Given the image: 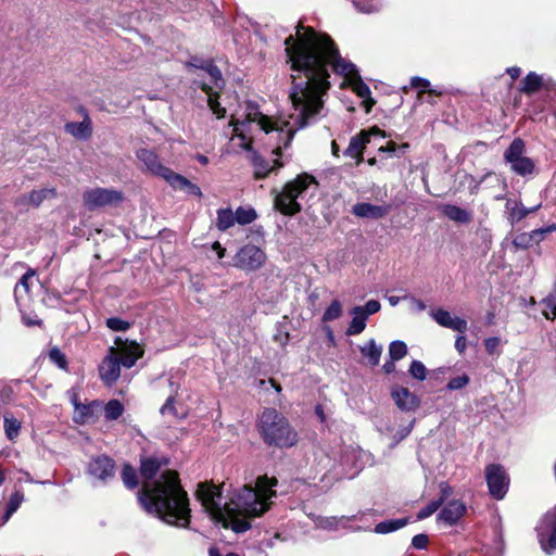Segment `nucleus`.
<instances>
[{
    "mask_svg": "<svg viewBox=\"0 0 556 556\" xmlns=\"http://www.w3.org/2000/svg\"><path fill=\"white\" fill-rule=\"evenodd\" d=\"M287 63L291 68L289 100L291 112L286 117L273 118L263 114L252 102L247 103L245 118L232 121L233 138L244 150H252L251 124H256L266 134H274L278 141L276 155L287 148L294 134L324 115V97L330 88V70L345 77L353 91L364 100L366 112L375 104L369 87L362 80L355 64L346 61L330 36L317 33L313 27L296 26L295 35L285 40Z\"/></svg>",
    "mask_w": 556,
    "mask_h": 556,
    "instance_id": "nucleus-1",
    "label": "nucleus"
},
{
    "mask_svg": "<svg viewBox=\"0 0 556 556\" xmlns=\"http://www.w3.org/2000/svg\"><path fill=\"white\" fill-rule=\"evenodd\" d=\"M278 480L266 476L258 477L254 488L244 485L231 500L230 504L222 503V493L213 484H199L197 496L204 509L224 528L242 533L251 528L249 518L261 517L276 497Z\"/></svg>",
    "mask_w": 556,
    "mask_h": 556,
    "instance_id": "nucleus-2",
    "label": "nucleus"
},
{
    "mask_svg": "<svg viewBox=\"0 0 556 556\" xmlns=\"http://www.w3.org/2000/svg\"><path fill=\"white\" fill-rule=\"evenodd\" d=\"M138 500L148 513L168 525L186 528L190 522L189 498L175 471H164L153 488L143 483Z\"/></svg>",
    "mask_w": 556,
    "mask_h": 556,
    "instance_id": "nucleus-3",
    "label": "nucleus"
},
{
    "mask_svg": "<svg viewBox=\"0 0 556 556\" xmlns=\"http://www.w3.org/2000/svg\"><path fill=\"white\" fill-rule=\"evenodd\" d=\"M115 345L109 349L108 355L99 366L100 377L108 386L117 381L121 376V366L131 368L143 355L142 348L135 341H123L122 338L117 337Z\"/></svg>",
    "mask_w": 556,
    "mask_h": 556,
    "instance_id": "nucleus-4",
    "label": "nucleus"
},
{
    "mask_svg": "<svg viewBox=\"0 0 556 556\" xmlns=\"http://www.w3.org/2000/svg\"><path fill=\"white\" fill-rule=\"evenodd\" d=\"M258 431L269 446L289 448L296 444L298 432L275 408H265L258 418Z\"/></svg>",
    "mask_w": 556,
    "mask_h": 556,
    "instance_id": "nucleus-5",
    "label": "nucleus"
},
{
    "mask_svg": "<svg viewBox=\"0 0 556 556\" xmlns=\"http://www.w3.org/2000/svg\"><path fill=\"white\" fill-rule=\"evenodd\" d=\"M312 186L317 187L314 176L306 173L299 175L295 179L286 184L281 192L276 193L274 199L275 208L289 216L299 213L301 205L298 199Z\"/></svg>",
    "mask_w": 556,
    "mask_h": 556,
    "instance_id": "nucleus-6",
    "label": "nucleus"
},
{
    "mask_svg": "<svg viewBox=\"0 0 556 556\" xmlns=\"http://www.w3.org/2000/svg\"><path fill=\"white\" fill-rule=\"evenodd\" d=\"M186 65L187 67L199 68L206 72L210 81H203L201 89L207 96V105L213 114H215L217 118H223L226 114V109L218 102V92L214 90V88L222 89L225 85L220 70L211 60H203L198 56L190 58Z\"/></svg>",
    "mask_w": 556,
    "mask_h": 556,
    "instance_id": "nucleus-7",
    "label": "nucleus"
},
{
    "mask_svg": "<svg viewBox=\"0 0 556 556\" xmlns=\"http://www.w3.org/2000/svg\"><path fill=\"white\" fill-rule=\"evenodd\" d=\"M526 146L522 139L516 138L504 152V160L516 175L527 177L535 172V163L525 155Z\"/></svg>",
    "mask_w": 556,
    "mask_h": 556,
    "instance_id": "nucleus-8",
    "label": "nucleus"
},
{
    "mask_svg": "<svg viewBox=\"0 0 556 556\" xmlns=\"http://www.w3.org/2000/svg\"><path fill=\"white\" fill-rule=\"evenodd\" d=\"M123 192L108 188L87 189L83 193L84 205L93 211L106 205L117 204L123 201Z\"/></svg>",
    "mask_w": 556,
    "mask_h": 556,
    "instance_id": "nucleus-9",
    "label": "nucleus"
},
{
    "mask_svg": "<svg viewBox=\"0 0 556 556\" xmlns=\"http://www.w3.org/2000/svg\"><path fill=\"white\" fill-rule=\"evenodd\" d=\"M265 262V252L254 244H245L233 257V266L245 271H255L260 269Z\"/></svg>",
    "mask_w": 556,
    "mask_h": 556,
    "instance_id": "nucleus-10",
    "label": "nucleus"
},
{
    "mask_svg": "<svg viewBox=\"0 0 556 556\" xmlns=\"http://www.w3.org/2000/svg\"><path fill=\"white\" fill-rule=\"evenodd\" d=\"M542 549L551 554L556 549V507L547 511L536 527Z\"/></svg>",
    "mask_w": 556,
    "mask_h": 556,
    "instance_id": "nucleus-11",
    "label": "nucleus"
},
{
    "mask_svg": "<svg viewBox=\"0 0 556 556\" xmlns=\"http://www.w3.org/2000/svg\"><path fill=\"white\" fill-rule=\"evenodd\" d=\"M115 462L108 455H97L87 464V473L94 481L105 484L115 476Z\"/></svg>",
    "mask_w": 556,
    "mask_h": 556,
    "instance_id": "nucleus-12",
    "label": "nucleus"
},
{
    "mask_svg": "<svg viewBox=\"0 0 556 556\" xmlns=\"http://www.w3.org/2000/svg\"><path fill=\"white\" fill-rule=\"evenodd\" d=\"M485 479L490 494L496 500H502L509 485V478L503 466L498 464L489 465L485 468Z\"/></svg>",
    "mask_w": 556,
    "mask_h": 556,
    "instance_id": "nucleus-13",
    "label": "nucleus"
},
{
    "mask_svg": "<svg viewBox=\"0 0 556 556\" xmlns=\"http://www.w3.org/2000/svg\"><path fill=\"white\" fill-rule=\"evenodd\" d=\"M367 457L368 455L359 448L353 446L344 447L340 455L343 476L349 479L354 478L364 467V458Z\"/></svg>",
    "mask_w": 556,
    "mask_h": 556,
    "instance_id": "nucleus-14",
    "label": "nucleus"
},
{
    "mask_svg": "<svg viewBox=\"0 0 556 556\" xmlns=\"http://www.w3.org/2000/svg\"><path fill=\"white\" fill-rule=\"evenodd\" d=\"M136 156L144 166V170L149 172L151 175L163 178L166 182L174 173L170 168L161 163L159 155L153 150L144 148L139 149L136 152Z\"/></svg>",
    "mask_w": 556,
    "mask_h": 556,
    "instance_id": "nucleus-15",
    "label": "nucleus"
},
{
    "mask_svg": "<svg viewBox=\"0 0 556 556\" xmlns=\"http://www.w3.org/2000/svg\"><path fill=\"white\" fill-rule=\"evenodd\" d=\"M371 135H377L382 138L386 137L384 131L377 127H374L370 131H361L351 138L350 143L344 151V155L355 159L357 164L361 163L363 161V150L365 149L366 144L369 143V137Z\"/></svg>",
    "mask_w": 556,
    "mask_h": 556,
    "instance_id": "nucleus-16",
    "label": "nucleus"
},
{
    "mask_svg": "<svg viewBox=\"0 0 556 556\" xmlns=\"http://www.w3.org/2000/svg\"><path fill=\"white\" fill-rule=\"evenodd\" d=\"M365 515L364 511H361L356 515H352V516H340V517H336V516H330V517H323V516H317L315 517L313 520L316 525L317 528H320V529H324V530H338L340 528H343V529H352L351 526H350V522L351 521H354V520H361L362 517Z\"/></svg>",
    "mask_w": 556,
    "mask_h": 556,
    "instance_id": "nucleus-17",
    "label": "nucleus"
},
{
    "mask_svg": "<svg viewBox=\"0 0 556 556\" xmlns=\"http://www.w3.org/2000/svg\"><path fill=\"white\" fill-rule=\"evenodd\" d=\"M554 230H556V226L551 225L544 228L534 229L531 232L518 233L514 238L513 244L517 249H528L533 244L541 242L546 233H549Z\"/></svg>",
    "mask_w": 556,
    "mask_h": 556,
    "instance_id": "nucleus-18",
    "label": "nucleus"
},
{
    "mask_svg": "<svg viewBox=\"0 0 556 556\" xmlns=\"http://www.w3.org/2000/svg\"><path fill=\"white\" fill-rule=\"evenodd\" d=\"M432 318L442 327L465 333L468 329L467 321L459 317H453L450 312L438 308L431 312Z\"/></svg>",
    "mask_w": 556,
    "mask_h": 556,
    "instance_id": "nucleus-19",
    "label": "nucleus"
},
{
    "mask_svg": "<svg viewBox=\"0 0 556 556\" xmlns=\"http://www.w3.org/2000/svg\"><path fill=\"white\" fill-rule=\"evenodd\" d=\"M392 399L396 406L404 412H413L418 408L419 400L407 388L396 387L392 390Z\"/></svg>",
    "mask_w": 556,
    "mask_h": 556,
    "instance_id": "nucleus-20",
    "label": "nucleus"
},
{
    "mask_svg": "<svg viewBox=\"0 0 556 556\" xmlns=\"http://www.w3.org/2000/svg\"><path fill=\"white\" fill-rule=\"evenodd\" d=\"M541 205L527 208L521 202L514 199H507L505 203V213L507 220L511 226L526 218L530 213L535 212Z\"/></svg>",
    "mask_w": 556,
    "mask_h": 556,
    "instance_id": "nucleus-21",
    "label": "nucleus"
},
{
    "mask_svg": "<svg viewBox=\"0 0 556 556\" xmlns=\"http://www.w3.org/2000/svg\"><path fill=\"white\" fill-rule=\"evenodd\" d=\"M390 212L389 205H375L367 202L356 203L352 207V213L362 218H382Z\"/></svg>",
    "mask_w": 556,
    "mask_h": 556,
    "instance_id": "nucleus-22",
    "label": "nucleus"
},
{
    "mask_svg": "<svg viewBox=\"0 0 556 556\" xmlns=\"http://www.w3.org/2000/svg\"><path fill=\"white\" fill-rule=\"evenodd\" d=\"M466 513V505L457 500L448 502L438 515V519L444 523L455 525Z\"/></svg>",
    "mask_w": 556,
    "mask_h": 556,
    "instance_id": "nucleus-23",
    "label": "nucleus"
},
{
    "mask_svg": "<svg viewBox=\"0 0 556 556\" xmlns=\"http://www.w3.org/2000/svg\"><path fill=\"white\" fill-rule=\"evenodd\" d=\"M251 163L254 168L255 179H263L267 177L269 173L282 166V164L278 160H275L273 164H270L269 161L265 160L254 151L252 152L251 155Z\"/></svg>",
    "mask_w": 556,
    "mask_h": 556,
    "instance_id": "nucleus-24",
    "label": "nucleus"
},
{
    "mask_svg": "<svg viewBox=\"0 0 556 556\" xmlns=\"http://www.w3.org/2000/svg\"><path fill=\"white\" fill-rule=\"evenodd\" d=\"M56 190L54 188H43L40 190H33L28 194L21 197L17 203L31 204L38 207L45 200L55 198Z\"/></svg>",
    "mask_w": 556,
    "mask_h": 556,
    "instance_id": "nucleus-25",
    "label": "nucleus"
},
{
    "mask_svg": "<svg viewBox=\"0 0 556 556\" xmlns=\"http://www.w3.org/2000/svg\"><path fill=\"white\" fill-rule=\"evenodd\" d=\"M440 210L445 217L458 224H468L472 219V214L469 211L454 204H443Z\"/></svg>",
    "mask_w": 556,
    "mask_h": 556,
    "instance_id": "nucleus-26",
    "label": "nucleus"
},
{
    "mask_svg": "<svg viewBox=\"0 0 556 556\" xmlns=\"http://www.w3.org/2000/svg\"><path fill=\"white\" fill-rule=\"evenodd\" d=\"M350 314L352 315L353 318L346 329V334L348 336H357L365 330L366 323H367V319L369 316H367L363 312V308H361L358 306H354L350 311Z\"/></svg>",
    "mask_w": 556,
    "mask_h": 556,
    "instance_id": "nucleus-27",
    "label": "nucleus"
},
{
    "mask_svg": "<svg viewBox=\"0 0 556 556\" xmlns=\"http://www.w3.org/2000/svg\"><path fill=\"white\" fill-rule=\"evenodd\" d=\"M167 182L175 189L185 190L188 194L195 197L202 195L201 189L197 185L175 172Z\"/></svg>",
    "mask_w": 556,
    "mask_h": 556,
    "instance_id": "nucleus-28",
    "label": "nucleus"
},
{
    "mask_svg": "<svg viewBox=\"0 0 556 556\" xmlns=\"http://www.w3.org/2000/svg\"><path fill=\"white\" fill-rule=\"evenodd\" d=\"M66 132L77 139H88L92 134L91 122L86 117L83 122H71L65 125Z\"/></svg>",
    "mask_w": 556,
    "mask_h": 556,
    "instance_id": "nucleus-29",
    "label": "nucleus"
},
{
    "mask_svg": "<svg viewBox=\"0 0 556 556\" xmlns=\"http://www.w3.org/2000/svg\"><path fill=\"white\" fill-rule=\"evenodd\" d=\"M167 381H168V386L170 388V394L166 399V401L162 405V407L160 408V413L164 417H166V416L178 417V414L176 412L174 403H175V397L178 394L180 386L178 383L174 382L172 378H169Z\"/></svg>",
    "mask_w": 556,
    "mask_h": 556,
    "instance_id": "nucleus-30",
    "label": "nucleus"
},
{
    "mask_svg": "<svg viewBox=\"0 0 556 556\" xmlns=\"http://www.w3.org/2000/svg\"><path fill=\"white\" fill-rule=\"evenodd\" d=\"M408 522V517L384 520L377 523L374 531L378 534H387L404 528Z\"/></svg>",
    "mask_w": 556,
    "mask_h": 556,
    "instance_id": "nucleus-31",
    "label": "nucleus"
},
{
    "mask_svg": "<svg viewBox=\"0 0 556 556\" xmlns=\"http://www.w3.org/2000/svg\"><path fill=\"white\" fill-rule=\"evenodd\" d=\"M363 356L367 357L371 366H377L380 362L382 346L377 345L374 339H370L368 343L361 348Z\"/></svg>",
    "mask_w": 556,
    "mask_h": 556,
    "instance_id": "nucleus-32",
    "label": "nucleus"
},
{
    "mask_svg": "<svg viewBox=\"0 0 556 556\" xmlns=\"http://www.w3.org/2000/svg\"><path fill=\"white\" fill-rule=\"evenodd\" d=\"M541 304L544 305L542 311L544 317L551 320L556 319V277L553 285V290L546 298L541 301Z\"/></svg>",
    "mask_w": 556,
    "mask_h": 556,
    "instance_id": "nucleus-33",
    "label": "nucleus"
},
{
    "mask_svg": "<svg viewBox=\"0 0 556 556\" xmlns=\"http://www.w3.org/2000/svg\"><path fill=\"white\" fill-rule=\"evenodd\" d=\"M236 224L235 213L231 208L217 210L216 227L220 231H226Z\"/></svg>",
    "mask_w": 556,
    "mask_h": 556,
    "instance_id": "nucleus-34",
    "label": "nucleus"
},
{
    "mask_svg": "<svg viewBox=\"0 0 556 556\" xmlns=\"http://www.w3.org/2000/svg\"><path fill=\"white\" fill-rule=\"evenodd\" d=\"M542 87V77L534 72H530L523 79L520 91L526 94L536 92Z\"/></svg>",
    "mask_w": 556,
    "mask_h": 556,
    "instance_id": "nucleus-35",
    "label": "nucleus"
},
{
    "mask_svg": "<svg viewBox=\"0 0 556 556\" xmlns=\"http://www.w3.org/2000/svg\"><path fill=\"white\" fill-rule=\"evenodd\" d=\"M161 468V463L156 458H144L141 460L140 473L146 480H152Z\"/></svg>",
    "mask_w": 556,
    "mask_h": 556,
    "instance_id": "nucleus-36",
    "label": "nucleus"
},
{
    "mask_svg": "<svg viewBox=\"0 0 556 556\" xmlns=\"http://www.w3.org/2000/svg\"><path fill=\"white\" fill-rule=\"evenodd\" d=\"M3 427L7 438L11 441H13L20 434L21 422L12 414H4Z\"/></svg>",
    "mask_w": 556,
    "mask_h": 556,
    "instance_id": "nucleus-37",
    "label": "nucleus"
},
{
    "mask_svg": "<svg viewBox=\"0 0 556 556\" xmlns=\"http://www.w3.org/2000/svg\"><path fill=\"white\" fill-rule=\"evenodd\" d=\"M124 413V406L118 400H110L104 406V417L112 421L118 419Z\"/></svg>",
    "mask_w": 556,
    "mask_h": 556,
    "instance_id": "nucleus-38",
    "label": "nucleus"
},
{
    "mask_svg": "<svg viewBox=\"0 0 556 556\" xmlns=\"http://www.w3.org/2000/svg\"><path fill=\"white\" fill-rule=\"evenodd\" d=\"M122 480L125 486L134 490L138 486V477L136 469L129 464H125L122 469Z\"/></svg>",
    "mask_w": 556,
    "mask_h": 556,
    "instance_id": "nucleus-39",
    "label": "nucleus"
},
{
    "mask_svg": "<svg viewBox=\"0 0 556 556\" xmlns=\"http://www.w3.org/2000/svg\"><path fill=\"white\" fill-rule=\"evenodd\" d=\"M355 9L361 13H375L381 9V3L378 0H352Z\"/></svg>",
    "mask_w": 556,
    "mask_h": 556,
    "instance_id": "nucleus-40",
    "label": "nucleus"
},
{
    "mask_svg": "<svg viewBox=\"0 0 556 556\" xmlns=\"http://www.w3.org/2000/svg\"><path fill=\"white\" fill-rule=\"evenodd\" d=\"M236 223L239 225H248L254 222L257 217L254 208L238 207L235 212Z\"/></svg>",
    "mask_w": 556,
    "mask_h": 556,
    "instance_id": "nucleus-41",
    "label": "nucleus"
},
{
    "mask_svg": "<svg viewBox=\"0 0 556 556\" xmlns=\"http://www.w3.org/2000/svg\"><path fill=\"white\" fill-rule=\"evenodd\" d=\"M342 304L339 300H333L330 305L327 307V309L323 314V321L328 323L336 320L342 316Z\"/></svg>",
    "mask_w": 556,
    "mask_h": 556,
    "instance_id": "nucleus-42",
    "label": "nucleus"
},
{
    "mask_svg": "<svg viewBox=\"0 0 556 556\" xmlns=\"http://www.w3.org/2000/svg\"><path fill=\"white\" fill-rule=\"evenodd\" d=\"M407 354V345L405 342L395 340L389 345V356L392 361H400Z\"/></svg>",
    "mask_w": 556,
    "mask_h": 556,
    "instance_id": "nucleus-43",
    "label": "nucleus"
},
{
    "mask_svg": "<svg viewBox=\"0 0 556 556\" xmlns=\"http://www.w3.org/2000/svg\"><path fill=\"white\" fill-rule=\"evenodd\" d=\"M35 274L36 273L34 269H29L21 277L14 289V295L16 301L20 300L22 290L25 293L29 292V280L35 277Z\"/></svg>",
    "mask_w": 556,
    "mask_h": 556,
    "instance_id": "nucleus-44",
    "label": "nucleus"
},
{
    "mask_svg": "<svg viewBox=\"0 0 556 556\" xmlns=\"http://www.w3.org/2000/svg\"><path fill=\"white\" fill-rule=\"evenodd\" d=\"M24 501V494L21 491H15L9 500L7 510L4 514V520H9L10 517L18 509Z\"/></svg>",
    "mask_w": 556,
    "mask_h": 556,
    "instance_id": "nucleus-45",
    "label": "nucleus"
},
{
    "mask_svg": "<svg viewBox=\"0 0 556 556\" xmlns=\"http://www.w3.org/2000/svg\"><path fill=\"white\" fill-rule=\"evenodd\" d=\"M98 405L97 402H92L89 405L76 404V413L78 417L76 418L77 422L84 424L87 422L92 417V406Z\"/></svg>",
    "mask_w": 556,
    "mask_h": 556,
    "instance_id": "nucleus-46",
    "label": "nucleus"
},
{
    "mask_svg": "<svg viewBox=\"0 0 556 556\" xmlns=\"http://www.w3.org/2000/svg\"><path fill=\"white\" fill-rule=\"evenodd\" d=\"M408 372L412 377H414L415 379H417L419 381H424L427 377L426 366L420 361H417V359H414L410 363Z\"/></svg>",
    "mask_w": 556,
    "mask_h": 556,
    "instance_id": "nucleus-47",
    "label": "nucleus"
},
{
    "mask_svg": "<svg viewBox=\"0 0 556 556\" xmlns=\"http://www.w3.org/2000/svg\"><path fill=\"white\" fill-rule=\"evenodd\" d=\"M469 376L467 374H463L460 376L450 379V381L446 384V389L450 391L462 390L469 383Z\"/></svg>",
    "mask_w": 556,
    "mask_h": 556,
    "instance_id": "nucleus-48",
    "label": "nucleus"
},
{
    "mask_svg": "<svg viewBox=\"0 0 556 556\" xmlns=\"http://www.w3.org/2000/svg\"><path fill=\"white\" fill-rule=\"evenodd\" d=\"M106 327L112 331H126L130 328L131 324L118 317H110L105 321Z\"/></svg>",
    "mask_w": 556,
    "mask_h": 556,
    "instance_id": "nucleus-49",
    "label": "nucleus"
},
{
    "mask_svg": "<svg viewBox=\"0 0 556 556\" xmlns=\"http://www.w3.org/2000/svg\"><path fill=\"white\" fill-rule=\"evenodd\" d=\"M442 505V501H431L428 505L421 508L417 514V519L422 520L434 514Z\"/></svg>",
    "mask_w": 556,
    "mask_h": 556,
    "instance_id": "nucleus-50",
    "label": "nucleus"
},
{
    "mask_svg": "<svg viewBox=\"0 0 556 556\" xmlns=\"http://www.w3.org/2000/svg\"><path fill=\"white\" fill-rule=\"evenodd\" d=\"M49 358L60 368L64 369L67 365L65 355L58 349L53 348L49 352Z\"/></svg>",
    "mask_w": 556,
    "mask_h": 556,
    "instance_id": "nucleus-51",
    "label": "nucleus"
},
{
    "mask_svg": "<svg viewBox=\"0 0 556 556\" xmlns=\"http://www.w3.org/2000/svg\"><path fill=\"white\" fill-rule=\"evenodd\" d=\"M501 339L497 337H490L484 340V348L488 354H500Z\"/></svg>",
    "mask_w": 556,
    "mask_h": 556,
    "instance_id": "nucleus-52",
    "label": "nucleus"
},
{
    "mask_svg": "<svg viewBox=\"0 0 556 556\" xmlns=\"http://www.w3.org/2000/svg\"><path fill=\"white\" fill-rule=\"evenodd\" d=\"M410 87L412 88H416V89H420L421 92H432V90H430V81L426 78H421V77H418V76H415V77H412L410 79Z\"/></svg>",
    "mask_w": 556,
    "mask_h": 556,
    "instance_id": "nucleus-53",
    "label": "nucleus"
},
{
    "mask_svg": "<svg viewBox=\"0 0 556 556\" xmlns=\"http://www.w3.org/2000/svg\"><path fill=\"white\" fill-rule=\"evenodd\" d=\"M359 307L363 308V312L367 316H370V315H374V314H376V313H378L380 311L381 304L377 300H369V301L366 302L365 305H362Z\"/></svg>",
    "mask_w": 556,
    "mask_h": 556,
    "instance_id": "nucleus-54",
    "label": "nucleus"
},
{
    "mask_svg": "<svg viewBox=\"0 0 556 556\" xmlns=\"http://www.w3.org/2000/svg\"><path fill=\"white\" fill-rule=\"evenodd\" d=\"M429 543V539L426 534H416L412 540V545L417 549H425Z\"/></svg>",
    "mask_w": 556,
    "mask_h": 556,
    "instance_id": "nucleus-55",
    "label": "nucleus"
},
{
    "mask_svg": "<svg viewBox=\"0 0 556 556\" xmlns=\"http://www.w3.org/2000/svg\"><path fill=\"white\" fill-rule=\"evenodd\" d=\"M408 148L407 143H403L402 146L397 147L395 142L389 141L387 146L380 147V152H388V153H395L396 150H401L402 153L405 152V150Z\"/></svg>",
    "mask_w": 556,
    "mask_h": 556,
    "instance_id": "nucleus-56",
    "label": "nucleus"
},
{
    "mask_svg": "<svg viewBox=\"0 0 556 556\" xmlns=\"http://www.w3.org/2000/svg\"><path fill=\"white\" fill-rule=\"evenodd\" d=\"M452 488L445 483H440V498L438 501H442V503L452 494Z\"/></svg>",
    "mask_w": 556,
    "mask_h": 556,
    "instance_id": "nucleus-57",
    "label": "nucleus"
},
{
    "mask_svg": "<svg viewBox=\"0 0 556 556\" xmlns=\"http://www.w3.org/2000/svg\"><path fill=\"white\" fill-rule=\"evenodd\" d=\"M467 348V340L465 336H458L455 340V349L463 354Z\"/></svg>",
    "mask_w": 556,
    "mask_h": 556,
    "instance_id": "nucleus-58",
    "label": "nucleus"
},
{
    "mask_svg": "<svg viewBox=\"0 0 556 556\" xmlns=\"http://www.w3.org/2000/svg\"><path fill=\"white\" fill-rule=\"evenodd\" d=\"M212 249L216 251L218 258H223L225 256L226 249L223 248L218 241L213 243Z\"/></svg>",
    "mask_w": 556,
    "mask_h": 556,
    "instance_id": "nucleus-59",
    "label": "nucleus"
},
{
    "mask_svg": "<svg viewBox=\"0 0 556 556\" xmlns=\"http://www.w3.org/2000/svg\"><path fill=\"white\" fill-rule=\"evenodd\" d=\"M506 72L513 80L517 79L521 74V70L517 66L508 67Z\"/></svg>",
    "mask_w": 556,
    "mask_h": 556,
    "instance_id": "nucleus-60",
    "label": "nucleus"
},
{
    "mask_svg": "<svg viewBox=\"0 0 556 556\" xmlns=\"http://www.w3.org/2000/svg\"><path fill=\"white\" fill-rule=\"evenodd\" d=\"M395 362H396V361H392V359L390 358V361H388V362H386V363L383 364V367H382V368H383V370H384V372H386V374H391V372H393V371L395 370Z\"/></svg>",
    "mask_w": 556,
    "mask_h": 556,
    "instance_id": "nucleus-61",
    "label": "nucleus"
},
{
    "mask_svg": "<svg viewBox=\"0 0 556 556\" xmlns=\"http://www.w3.org/2000/svg\"><path fill=\"white\" fill-rule=\"evenodd\" d=\"M210 556H239L236 553H227L226 555H223L217 548L211 547L208 551Z\"/></svg>",
    "mask_w": 556,
    "mask_h": 556,
    "instance_id": "nucleus-62",
    "label": "nucleus"
},
{
    "mask_svg": "<svg viewBox=\"0 0 556 556\" xmlns=\"http://www.w3.org/2000/svg\"><path fill=\"white\" fill-rule=\"evenodd\" d=\"M410 301L413 302V304L415 305V307L418 311H425L426 309V304L421 300L416 299V298H410Z\"/></svg>",
    "mask_w": 556,
    "mask_h": 556,
    "instance_id": "nucleus-63",
    "label": "nucleus"
},
{
    "mask_svg": "<svg viewBox=\"0 0 556 556\" xmlns=\"http://www.w3.org/2000/svg\"><path fill=\"white\" fill-rule=\"evenodd\" d=\"M388 301H389L391 306H396L400 303L401 298L400 296H395V295H391V296L388 298Z\"/></svg>",
    "mask_w": 556,
    "mask_h": 556,
    "instance_id": "nucleus-64",
    "label": "nucleus"
}]
</instances>
